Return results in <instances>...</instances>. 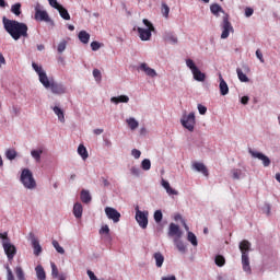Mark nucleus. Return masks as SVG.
Wrapping results in <instances>:
<instances>
[{"instance_id": "c756f323", "label": "nucleus", "mask_w": 280, "mask_h": 280, "mask_svg": "<svg viewBox=\"0 0 280 280\" xmlns=\"http://www.w3.org/2000/svg\"><path fill=\"white\" fill-rule=\"evenodd\" d=\"M164 40L166 43H172L173 45H176V43H178V38L172 33H166L164 36Z\"/></svg>"}, {"instance_id": "bb28decb", "label": "nucleus", "mask_w": 280, "mask_h": 280, "mask_svg": "<svg viewBox=\"0 0 280 280\" xmlns=\"http://www.w3.org/2000/svg\"><path fill=\"white\" fill-rule=\"evenodd\" d=\"M52 110L55 115H57L59 121H61V124H65V112L58 106H55Z\"/></svg>"}, {"instance_id": "0eeeda50", "label": "nucleus", "mask_w": 280, "mask_h": 280, "mask_svg": "<svg viewBox=\"0 0 280 280\" xmlns=\"http://www.w3.org/2000/svg\"><path fill=\"white\" fill-rule=\"evenodd\" d=\"M142 22L148 28L138 27V34L140 36V39L150 40V38H152V32H154V25H152V23L149 22L148 19H144Z\"/></svg>"}, {"instance_id": "09e8293b", "label": "nucleus", "mask_w": 280, "mask_h": 280, "mask_svg": "<svg viewBox=\"0 0 280 280\" xmlns=\"http://www.w3.org/2000/svg\"><path fill=\"white\" fill-rule=\"evenodd\" d=\"M108 233H110V229L108 228V225H103L102 229L100 230V234L101 235H108Z\"/></svg>"}, {"instance_id": "e433bc0d", "label": "nucleus", "mask_w": 280, "mask_h": 280, "mask_svg": "<svg viewBox=\"0 0 280 280\" xmlns=\"http://www.w3.org/2000/svg\"><path fill=\"white\" fill-rule=\"evenodd\" d=\"M11 12L15 14V16H21V3H15L11 7Z\"/></svg>"}, {"instance_id": "423d86ee", "label": "nucleus", "mask_w": 280, "mask_h": 280, "mask_svg": "<svg viewBox=\"0 0 280 280\" xmlns=\"http://www.w3.org/2000/svg\"><path fill=\"white\" fill-rule=\"evenodd\" d=\"M186 66L188 67V69H190L194 75V80H196L197 82H205V80H207V74H205L202 71H200V69H198L194 60L187 59Z\"/></svg>"}, {"instance_id": "a18cd8bd", "label": "nucleus", "mask_w": 280, "mask_h": 280, "mask_svg": "<svg viewBox=\"0 0 280 280\" xmlns=\"http://www.w3.org/2000/svg\"><path fill=\"white\" fill-rule=\"evenodd\" d=\"M65 49H67V40H62L59 43V45L57 47V51L59 54H62V51H65Z\"/></svg>"}, {"instance_id": "052dcab7", "label": "nucleus", "mask_w": 280, "mask_h": 280, "mask_svg": "<svg viewBox=\"0 0 280 280\" xmlns=\"http://www.w3.org/2000/svg\"><path fill=\"white\" fill-rule=\"evenodd\" d=\"M162 187H164V189H166V191L168 190L170 186V182L162 179Z\"/></svg>"}, {"instance_id": "72a5a7b5", "label": "nucleus", "mask_w": 280, "mask_h": 280, "mask_svg": "<svg viewBox=\"0 0 280 280\" xmlns=\"http://www.w3.org/2000/svg\"><path fill=\"white\" fill-rule=\"evenodd\" d=\"M151 167H152V162H150L149 159H144V160L141 162V168L144 170V172L150 171Z\"/></svg>"}, {"instance_id": "2eb2a0df", "label": "nucleus", "mask_w": 280, "mask_h": 280, "mask_svg": "<svg viewBox=\"0 0 280 280\" xmlns=\"http://www.w3.org/2000/svg\"><path fill=\"white\" fill-rule=\"evenodd\" d=\"M182 235H183V232H180V228L175 223H171L168 228V236L180 238Z\"/></svg>"}, {"instance_id": "f704fd0d", "label": "nucleus", "mask_w": 280, "mask_h": 280, "mask_svg": "<svg viewBox=\"0 0 280 280\" xmlns=\"http://www.w3.org/2000/svg\"><path fill=\"white\" fill-rule=\"evenodd\" d=\"M5 156L7 159H9V161H14V159H16V150L14 149L7 150Z\"/></svg>"}, {"instance_id": "f3484780", "label": "nucleus", "mask_w": 280, "mask_h": 280, "mask_svg": "<svg viewBox=\"0 0 280 280\" xmlns=\"http://www.w3.org/2000/svg\"><path fill=\"white\" fill-rule=\"evenodd\" d=\"M219 80H220L219 89H220L221 95H229V84H226V81H224V78H222V74H219Z\"/></svg>"}, {"instance_id": "5701e85b", "label": "nucleus", "mask_w": 280, "mask_h": 280, "mask_svg": "<svg viewBox=\"0 0 280 280\" xmlns=\"http://www.w3.org/2000/svg\"><path fill=\"white\" fill-rule=\"evenodd\" d=\"M82 213H83L82 203H80V202L74 203V206H73L74 218H77V219L82 218Z\"/></svg>"}, {"instance_id": "58836bf2", "label": "nucleus", "mask_w": 280, "mask_h": 280, "mask_svg": "<svg viewBox=\"0 0 280 280\" xmlns=\"http://www.w3.org/2000/svg\"><path fill=\"white\" fill-rule=\"evenodd\" d=\"M215 264L222 268V266H224V264H226V259H224V256L222 255H218L215 256V259H214Z\"/></svg>"}, {"instance_id": "5fc2aeb1", "label": "nucleus", "mask_w": 280, "mask_h": 280, "mask_svg": "<svg viewBox=\"0 0 280 280\" xmlns=\"http://www.w3.org/2000/svg\"><path fill=\"white\" fill-rule=\"evenodd\" d=\"M256 58H258V60H259L260 62H265V60H264V54H261V50H260V49H257V50H256Z\"/></svg>"}, {"instance_id": "a19ab883", "label": "nucleus", "mask_w": 280, "mask_h": 280, "mask_svg": "<svg viewBox=\"0 0 280 280\" xmlns=\"http://www.w3.org/2000/svg\"><path fill=\"white\" fill-rule=\"evenodd\" d=\"M50 266H51L52 279H58V277L60 276L59 272H58V267L56 266L55 262H51Z\"/></svg>"}, {"instance_id": "37998d69", "label": "nucleus", "mask_w": 280, "mask_h": 280, "mask_svg": "<svg viewBox=\"0 0 280 280\" xmlns=\"http://www.w3.org/2000/svg\"><path fill=\"white\" fill-rule=\"evenodd\" d=\"M232 176L235 180H240V176H242V171L240 168H234L231 171Z\"/></svg>"}, {"instance_id": "69168bd1", "label": "nucleus", "mask_w": 280, "mask_h": 280, "mask_svg": "<svg viewBox=\"0 0 280 280\" xmlns=\"http://www.w3.org/2000/svg\"><path fill=\"white\" fill-rule=\"evenodd\" d=\"M94 135H102L104 132V129H94Z\"/></svg>"}, {"instance_id": "6e6d98bb", "label": "nucleus", "mask_w": 280, "mask_h": 280, "mask_svg": "<svg viewBox=\"0 0 280 280\" xmlns=\"http://www.w3.org/2000/svg\"><path fill=\"white\" fill-rule=\"evenodd\" d=\"M168 196H178V191H176L172 186L166 190Z\"/></svg>"}, {"instance_id": "3c124183", "label": "nucleus", "mask_w": 280, "mask_h": 280, "mask_svg": "<svg viewBox=\"0 0 280 280\" xmlns=\"http://www.w3.org/2000/svg\"><path fill=\"white\" fill-rule=\"evenodd\" d=\"M7 280H16L14 279V273H12V269L10 267H7Z\"/></svg>"}, {"instance_id": "de8ad7c7", "label": "nucleus", "mask_w": 280, "mask_h": 280, "mask_svg": "<svg viewBox=\"0 0 280 280\" xmlns=\"http://www.w3.org/2000/svg\"><path fill=\"white\" fill-rule=\"evenodd\" d=\"M252 14H255V10H254L253 8H250V7H246V8H245V16H246L247 19H249V16H250Z\"/></svg>"}, {"instance_id": "bf43d9fd", "label": "nucleus", "mask_w": 280, "mask_h": 280, "mask_svg": "<svg viewBox=\"0 0 280 280\" xmlns=\"http://www.w3.org/2000/svg\"><path fill=\"white\" fill-rule=\"evenodd\" d=\"M249 97L248 96H243L242 98H241V104H243L244 106H246V104H248V102H249Z\"/></svg>"}, {"instance_id": "9b49d317", "label": "nucleus", "mask_w": 280, "mask_h": 280, "mask_svg": "<svg viewBox=\"0 0 280 280\" xmlns=\"http://www.w3.org/2000/svg\"><path fill=\"white\" fill-rule=\"evenodd\" d=\"M2 246L4 248V253L8 257V259H14V255H16V246H14L10 242H2Z\"/></svg>"}, {"instance_id": "f03ea898", "label": "nucleus", "mask_w": 280, "mask_h": 280, "mask_svg": "<svg viewBox=\"0 0 280 280\" xmlns=\"http://www.w3.org/2000/svg\"><path fill=\"white\" fill-rule=\"evenodd\" d=\"M4 30L10 34L13 40H19L20 38H27V24L19 22L16 20H9L3 16L2 19Z\"/></svg>"}, {"instance_id": "338daca9", "label": "nucleus", "mask_w": 280, "mask_h": 280, "mask_svg": "<svg viewBox=\"0 0 280 280\" xmlns=\"http://www.w3.org/2000/svg\"><path fill=\"white\" fill-rule=\"evenodd\" d=\"M58 280H67V276L65 273H61L57 277Z\"/></svg>"}, {"instance_id": "412c9836", "label": "nucleus", "mask_w": 280, "mask_h": 280, "mask_svg": "<svg viewBox=\"0 0 280 280\" xmlns=\"http://www.w3.org/2000/svg\"><path fill=\"white\" fill-rule=\"evenodd\" d=\"M110 102H113V104H128V102H130V97L126 95L114 96L110 98Z\"/></svg>"}, {"instance_id": "393cba45", "label": "nucleus", "mask_w": 280, "mask_h": 280, "mask_svg": "<svg viewBox=\"0 0 280 280\" xmlns=\"http://www.w3.org/2000/svg\"><path fill=\"white\" fill-rule=\"evenodd\" d=\"M92 197H91V192H89V190H81V201L84 202V205H89V202H91Z\"/></svg>"}, {"instance_id": "49530a36", "label": "nucleus", "mask_w": 280, "mask_h": 280, "mask_svg": "<svg viewBox=\"0 0 280 280\" xmlns=\"http://www.w3.org/2000/svg\"><path fill=\"white\" fill-rule=\"evenodd\" d=\"M101 47H102V44H100V42H92L91 43L92 51H97Z\"/></svg>"}, {"instance_id": "8fccbe9b", "label": "nucleus", "mask_w": 280, "mask_h": 280, "mask_svg": "<svg viewBox=\"0 0 280 280\" xmlns=\"http://www.w3.org/2000/svg\"><path fill=\"white\" fill-rule=\"evenodd\" d=\"M48 3L49 5H51V8H55V10H58L61 5L60 3H58V0H48Z\"/></svg>"}, {"instance_id": "aec40b11", "label": "nucleus", "mask_w": 280, "mask_h": 280, "mask_svg": "<svg viewBox=\"0 0 280 280\" xmlns=\"http://www.w3.org/2000/svg\"><path fill=\"white\" fill-rule=\"evenodd\" d=\"M192 167L197 171V172H201V174H203V176H209V170L207 168V166L200 162H196Z\"/></svg>"}, {"instance_id": "13d9d810", "label": "nucleus", "mask_w": 280, "mask_h": 280, "mask_svg": "<svg viewBox=\"0 0 280 280\" xmlns=\"http://www.w3.org/2000/svg\"><path fill=\"white\" fill-rule=\"evenodd\" d=\"M88 277H90V280H97V276L91 270H88Z\"/></svg>"}, {"instance_id": "2f4dec72", "label": "nucleus", "mask_w": 280, "mask_h": 280, "mask_svg": "<svg viewBox=\"0 0 280 280\" xmlns=\"http://www.w3.org/2000/svg\"><path fill=\"white\" fill-rule=\"evenodd\" d=\"M126 121H127L130 130H137L139 128V121H137V119L128 118Z\"/></svg>"}, {"instance_id": "a878e982", "label": "nucleus", "mask_w": 280, "mask_h": 280, "mask_svg": "<svg viewBox=\"0 0 280 280\" xmlns=\"http://www.w3.org/2000/svg\"><path fill=\"white\" fill-rule=\"evenodd\" d=\"M78 154L81 155L83 161H86L89 159V151H86V147H84V144H80L78 147Z\"/></svg>"}, {"instance_id": "6e6552de", "label": "nucleus", "mask_w": 280, "mask_h": 280, "mask_svg": "<svg viewBox=\"0 0 280 280\" xmlns=\"http://www.w3.org/2000/svg\"><path fill=\"white\" fill-rule=\"evenodd\" d=\"M182 126L189 130V132H194V128L196 126V114L190 113L187 116H184L182 119Z\"/></svg>"}, {"instance_id": "4d7b16f0", "label": "nucleus", "mask_w": 280, "mask_h": 280, "mask_svg": "<svg viewBox=\"0 0 280 280\" xmlns=\"http://www.w3.org/2000/svg\"><path fill=\"white\" fill-rule=\"evenodd\" d=\"M0 240H3V242H10V238L8 237V233H0Z\"/></svg>"}, {"instance_id": "ea45409f", "label": "nucleus", "mask_w": 280, "mask_h": 280, "mask_svg": "<svg viewBox=\"0 0 280 280\" xmlns=\"http://www.w3.org/2000/svg\"><path fill=\"white\" fill-rule=\"evenodd\" d=\"M161 12L165 19L170 18V7L167 5V3H162Z\"/></svg>"}, {"instance_id": "c85d7f7f", "label": "nucleus", "mask_w": 280, "mask_h": 280, "mask_svg": "<svg viewBox=\"0 0 280 280\" xmlns=\"http://www.w3.org/2000/svg\"><path fill=\"white\" fill-rule=\"evenodd\" d=\"M14 272L18 280H25V271L21 266L15 267Z\"/></svg>"}, {"instance_id": "f8f14e48", "label": "nucleus", "mask_w": 280, "mask_h": 280, "mask_svg": "<svg viewBox=\"0 0 280 280\" xmlns=\"http://www.w3.org/2000/svg\"><path fill=\"white\" fill-rule=\"evenodd\" d=\"M105 213H106L108 220H113V222H115V223L119 222V220L121 218V213H119V211H117L115 208H112V207H106Z\"/></svg>"}, {"instance_id": "b1692460", "label": "nucleus", "mask_w": 280, "mask_h": 280, "mask_svg": "<svg viewBox=\"0 0 280 280\" xmlns=\"http://www.w3.org/2000/svg\"><path fill=\"white\" fill-rule=\"evenodd\" d=\"M61 19H63L65 21H71V15L69 14V11H67V9H65V7H62V4L57 9Z\"/></svg>"}, {"instance_id": "4be33fe9", "label": "nucleus", "mask_w": 280, "mask_h": 280, "mask_svg": "<svg viewBox=\"0 0 280 280\" xmlns=\"http://www.w3.org/2000/svg\"><path fill=\"white\" fill-rule=\"evenodd\" d=\"M154 259H155V266L158 268H162L163 264L165 261V257L163 256V254H161V252H158L153 255Z\"/></svg>"}, {"instance_id": "864d4df0", "label": "nucleus", "mask_w": 280, "mask_h": 280, "mask_svg": "<svg viewBox=\"0 0 280 280\" xmlns=\"http://www.w3.org/2000/svg\"><path fill=\"white\" fill-rule=\"evenodd\" d=\"M131 155L136 159H140L141 158V151H139L138 149H133L131 151Z\"/></svg>"}, {"instance_id": "20e7f679", "label": "nucleus", "mask_w": 280, "mask_h": 280, "mask_svg": "<svg viewBox=\"0 0 280 280\" xmlns=\"http://www.w3.org/2000/svg\"><path fill=\"white\" fill-rule=\"evenodd\" d=\"M240 250L242 253V266L244 272L250 275V259L248 258V253H250V242L244 240L240 243Z\"/></svg>"}, {"instance_id": "680f3d73", "label": "nucleus", "mask_w": 280, "mask_h": 280, "mask_svg": "<svg viewBox=\"0 0 280 280\" xmlns=\"http://www.w3.org/2000/svg\"><path fill=\"white\" fill-rule=\"evenodd\" d=\"M131 174H133V176H139V174H140L139 168L132 167V168H131Z\"/></svg>"}, {"instance_id": "cd10ccee", "label": "nucleus", "mask_w": 280, "mask_h": 280, "mask_svg": "<svg viewBox=\"0 0 280 280\" xmlns=\"http://www.w3.org/2000/svg\"><path fill=\"white\" fill-rule=\"evenodd\" d=\"M174 244L176 248L179 250V253H186L187 247L185 246V243L178 238H174Z\"/></svg>"}, {"instance_id": "e2e57ef3", "label": "nucleus", "mask_w": 280, "mask_h": 280, "mask_svg": "<svg viewBox=\"0 0 280 280\" xmlns=\"http://www.w3.org/2000/svg\"><path fill=\"white\" fill-rule=\"evenodd\" d=\"M162 280H176V276L162 277Z\"/></svg>"}, {"instance_id": "7c9ffc66", "label": "nucleus", "mask_w": 280, "mask_h": 280, "mask_svg": "<svg viewBox=\"0 0 280 280\" xmlns=\"http://www.w3.org/2000/svg\"><path fill=\"white\" fill-rule=\"evenodd\" d=\"M43 154V149L31 151V156L36 161V163H40V155Z\"/></svg>"}, {"instance_id": "dca6fc26", "label": "nucleus", "mask_w": 280, "mask_h": 280, "mask_svg": "<svg viewBox=\"0 0 280 280\" xmlns=\"http://www.w3.org/2000/svg\"><path fill=\"white\" fill-rule=\"evenodd\" d=\"M140 70L145 72V75H149V78H156L158 73L156 70L150 68L148 63H141Z\"/></svg>"}, {"instance_id": "7ed1b4c3", "label": "nucleus", "mask_w": 280, "mask_h": 280, "mask_svg": "<svg viewBox=\"0 0 280 280\" xmlns=\"http://www.w3.org/2000/svg\"><path fill=\"white\" fill-rule=\"evenodd\" d=\"M210 11L214 16H220V13L223 14V21L221 24L222 34L221 38H226L231 32H235L233 28V24H231V21H229V13L224 12V9L221 8L220 4L213 3L210 5Z\"/></svg>"}, {"instance_id": "774afa93", "label": "nucleus", "mask_w": 280, "mask_h": 280, "mask_svg": "<svg viewBox=\"0 0 280 280\" xmlns=\"http://www.w3.org/2000/svg\"><path fill=\"white\" fill-rule=\"evenodd\" d=\"M58 62H59L60 65H63V66H65V58L58 57Z\"/></svg>"}, {"instance_id": "c03bdc74", "label": "nucleus", "mask_w": 280, "mask_h": 280, "mask_svg": "<svg viewBox=\"0 0 280 280\" xmlns=\"http://www.w3.org/2000/svg\"><path fill=\"white\" fill-rule=\"evenodd\" d=\"M154 220L156 223H159L163 220V212L161 210H156L154 212Z\"/></svg>"}, {"instance_id": "473e14b6", "label": "nucleus", "mask_w": 280, "mask_h": 280, "mask_svg": "<svg viewBox=\"0 0 280 280\" xmlns=\"http://www.w3.org/2000/svg\"><path fill=\"white\" fill-rule=\"evenodd\" d=\"M187 240L190 242V244H192V246H198V238L192 232H188Z\"/></svg>"}, {"instance_id": "603ef678", "label": "nucleus", "mask_w": 280, "mask_h": 280, "mask_svg": "<svg viewBox=\"0 0 280 280\" xmlns=\"http://www.w3.org/2000/svg\"><path fill=\"white\" fill-rule=\"evenodd\" d=\"M198 110L200 115H207V106H203L202 104L198 105Z\"/></svg>"}, {"instance_id": "4c0bfd02", "label": "nucleus", "mask_w": 280, "mask_h": 280, "mask_svg": "<svg viewBox=\"0 0 280 280\" xmlns=\"http://www.w3.org/2000/svg\"><path fill=\"white\" fill-rule=\"evenodd\" d=\"M52 246L57 250V253H59L60 255H65V248H62V246H60V243H58V241L54 240Z\"/></svg>"}, {"instance_id": "c9c22d12", "label": "nucleus", "mask_w": 280, "mask_h": 280, "mask_svg": "<svg viewBox=\"0 0 280 280\" xmlns=\"http://www.w3.org/2000/svg\"><path fill=\"white\" fill-rule=\"evenodd\" d=\"M236 73H237V77H238V80L241 82H248V77L246 74H244V72L242 71V69L237 68L236 69Z\"/></svg>"}, {"instance_id": "ddd939ff", "label": "nucleus", "mask_w": 280, "mask_h": 280, "mask_svg": "<svg viewBox=\"0 0 280 280\" xmlns=\"http://www.w3.org/2000/svg\"><path fill=\"white\" fill-rule=\"evenodd\" d=\"M35 20L36 21H49V14H47V11H43L40 9L39 3H37L35 7Z\"/></svg>"}, {"instance_id": "9d476101", "label": "nucleus", "mask_w": 280, "mask_h": 280, "mask_svg": "<svg viewBox=\"0 0 280 280\" xmlns=\"http://www.w3.org/2000/svg\"><path fill=\"white\" fill-rule=\"evenodd\" d=\"M249 154L254 159H258L259 161H261L264 167H270V158H268L264 153H260V152L254 151L253 149H249Z\"/></svg>"}, {"instance_id": "4468645a", "label": "nucleus", "mask_w": 280, "mask_h": 280, "mask_svg": "<svg viewBox=\"0 0 280 280\" xmlns=\"http://www.w3.org/2000/svg\"><path fill=\"white\" fill-rule=\"evenodd\" d=\"M31 244L34 250V256L38 257L40 253H43V247L40 246V243L38 242V238L34 234H31Z\"/></svg>"}, {"instance_id": "a211bd4d", "label": "nucleus", "mask_w": 280, "mask_h": 280, "mask_svg": "<svg viewBox=\"0 0 280 280\" xmlns=\"http://www.w3.org/2000/svg\"><path fill=\"white\" fill-rule=\"evenodd\" d=\"M78 38L80 43H83V45H89V42L91 40V34H89L86 31H81L78 34Z\"/></svg>"}, {"instance_id": "1a4fd4ad", "label": "nucleus", "mask_w": 280, "mask_h": 280, "mask_svg": "<svg viewBox=\"0 0 280 280\" xmlns=\"http://www.w3.org/2000/svg\"><path fill=\"white\" fill-rule=\"evenodd\" d=\"M148 211L139 210V207L136 208V220L141 229H148Z\"/></svg>"}, {"instance_id": "f257e3e1", "label": "nucleus", "mask_w": 280, "mask_h": 280, "mask_svg": "<svg viewBox=\"0 0 280 280\" xmlns=\"http://www.w3.org/2000/svg\"><path fill=\"white\" fill-rule=\"evenodd\" d=\"M32 67L34 71L37 72L39 82L40 84H43L45 89H50L51 93H54L55 95H63V93H67V89L65 88V85L54 81V79H49V77H47V72L43 70L42 66H38V63L33 62Z\"/></svg>"}, {"instance_id": "79ce46f5", "label": "nucleus", "mask_w": 280, "mask_h": 280, "mask_svg": "<svg viewBox=\"0 0 280 280\" xmlns=\"http://www.w3.org/2000/svg\"><path fill=\"white\" fill-rule=\"evenodd\" d=\"M93 77L96 82H102V71H100V69L93 70Z\"/></svg>"}, {"instance_id": "0e129e2a", "label": "nucleus", "mask_w": 280, "mask_h": 280, "mask_svg": "<svg viewBox=\"0 0 280 280\" xmlns=\"http://www.w3.org/2000/svg\"><path fill=\"white\" fill-rule=\"evenodd\" d=\"M0 65H5V57L0 52Z\"/></svg>"}, {"instance_id": "39448f33", "label": "nucleus", "mask_w": 280, "mask_h": 280, "mask_svg": "<svg viewBox=\"0 0 280 280\" xmlns=\"http://www.w3.org/2000/svg\"><path fill=\"white\" fill-rule=\"evenodd\" d=\"M21 183L24 185L26 189L36 188V180L34 179V175L30 168H24L21 174Z\"/></svg>"}, {"instance_id": "6ab92c4d", "label": "nucleus", "mask_w": 280, "mask_h": 280, "mask_svg": "<svg viewBox=\"0 0 280 280\" xmlns=\"http://www.w3.org/2000/svg\"><path fill=\"white\" fill-rule=\"evenodd\" d=\"M36 277L38 280H47V273L45 272V268L42 265H37L35 267Z\"/></svg>"}]
</instances>
